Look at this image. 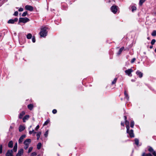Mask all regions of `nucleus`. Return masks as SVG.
I'll use <instances>...</instances> for the list:
<instances>
[{"label": "nucleus", "instance_id": "nucleus-31", "mask_svg": "<svg viewBox=\"0 0 156 156\" xmlns=\"http://www.w3.org/2000/svg\"><path fill=\"white\" fill-rule=\"evenodd\" d=\"M124 94H125V97H126V99L128 100L129 98V97L128 96V94H127V93H126V91H125V93H124Z\"/></svg>", "mask_w": 156, "mask_h": 156}, {"label": "nucleus", "instance_id": "nucleus-16", "mask_svg": "<svg viewBox=\"0 0 156 156\" xmlns=\"http://www.w3.org/2000/svg\"><path fill=\"white\" fill-rule=\"evenodd\" d=\"M13 142L12 141L9 142L8 144V147L10 148H12L13 147Z\"/></svg>", "mask_w": 156, "mask_h": 156}, {"label": "nucleus", "instance_id": "nucleus-21", "mask_svg": "<svg viewBox=\"0 0 156 156\" xmlns=\"http://www.w3.org/2000/svg\"><path fill=\"white\" fill-rule=\"evenodd\" d=\"M32 37V34L30 33L28 34L27 36V37L28 39H30Z\"/></svg>", "mask_w": 156, "mask_h": 156}, {"label": "nucleus", "instance_id": "nucleus-26", "mask_svg": "<svg viewBox=\"0 0 156 156\" xmlns=\"http://www.w3.org/2000/svg\"><path fill=\"white\" fill-rule=\"evenodd\" d=\"M41 132H39L37 134V140H38L40 137V135H41Z\"/></svg>", "mask_w": 156, "mask_h": 156}, {"label": "nucleus", "instance_id": "nucleus-34", "mask_svg": "<svg viewBox=\"0 0 156 156\" xmlns=\"http://www.w3.org/2000/svg\"><path fill=\"white\" fill-rule=\"evenodd\" d=\"M132 12H133L134 11L136 10V7H135V6H132Z\"/></svg>", "mask_w": 156, "mask_h": 156}, {"label": "nucleus", "instance_id": "nucleus-38", "mask_svg": "<svg viewBox=\"0 0 156 156\" xmlns=\"http://www.w3.org/2000/svg\"><path fill=\"white\" fill-rule=\"evenodd\" d=\"M155 41H156L155 39H153L151 41V43L153 45L155 43Z\"/></svg>", "mask_w": 156, "mask_h": 156}, {"label": "nucleus", "instance_id": "nucleus-6", "mask_svg": "<svg viewBox=\"0 0 156 156\" xmlns=\"http://www.w3.org/2000/svg\"><path fill=\"white\" fill-rule=\"evenodd\" d=\"M5 155L6 156H13L12 150H8L6 154Z\"/></svg>", "mask_w": 156, "mask_h": 156}, {"label": "nucleus", "instance_id": "nucleus-10", "mask_svg": "<svg viewBox=\"0 0 156 156\" xmlns=\"http://www.w3.org/2000/svg\"><path fill=\"white\" fill-rule=\"evenodd\" d=\"M127 132L129 133L130 137H134V135L133 133V130L131 129L130 131L129 130L128 132Z\"/></svg>", "mask_w": 156, "mask_h": 156}, {"label": "nucleus", "instance_id": "nucleus-27", "mask_svg": "<svg viewBox=\"0 0 156 156\" xmlns=\"http://www.w3.org/2000/svg\"><path fill=\"white\" fill-rule=\"evenodd\" d=\"M50 122L49 120L48 119L43 124V126H45L47 125Z\"/></svg>", "mask_w": 156, "mask_h": 156}, {"label": "nucleus", "instance_id": "nucleus-3", "mask_svg": "<svg viewBox=\"0 0 156 156\" xmlns=\"http://www.w3.org/2000/svg\"><path fill=\"white\" fill-rule=\"evenodd\" d=\"M111 9L112 12L115 14L117 11V7L116 5H113L111 7Z\"/></svg>", "mask_w": 156, "mask_h": 156}, {"label": "nucleus", "instance_id": "nucleus-36", "mask_svg": "<svg viewBox=\"0 0 156 156\" xmlns=\"http://www.w3.org/2000/svg\"><path fill=\"white\" fill-rule=\"evenodd\" d=\"M48 130L45 132V133H44V136L45 137H47L48 136Z\"/></svg>", "mask_w": 156, "mask_h": 156}, {"label": "nucleus", "instance_id": "nucleus-22", "mask_svg": "<svg viewBox=\"0 0 156 156\" xmlns=\"http://www.w3.org/2000/svg\"><path fill=\"white\" fill-rule=\"evenodd\" d=\"M148 151L152 153V154H153V153H154V151H155L151 147H150L149 149H148Z\"/></svg>", "mask_w": 156, "mask_h": 156}, {"label": "nucleus", "instance_id": "nucleus-20", "mask_svg": "<svg viewBox=\"0 0 156 156\" xmlns=\"http://www.w3.org/2000/svg\"><path fill=\"white\" fill-rule=\"evenodd\" d=\"M142 156H152V155L151 153L145 154V153H144L143 154Z\"/></svg>", "mask_w": 156, "mask_h": 156}, {"label": "nucleus", "instance_id": "nucleus-28", "mask_svg": "<svg viewBox=\"0 0 156 156\" xmlns=\"http://www.w3.org/2000/svg\"><path fill=\"white\" fill-rule=\"evenodd\" d=\"M151 35L153 36H156V31L154 30V31H153V32H152V33L151 34Z\"/></svg>", "mask_w": 156, "mask_h": 156}, {"label": "nucleus", "instance_id": "nucleus-11", "mask_svg": "<svg viewBox=\"0 0 156 156\" xmlns=\"http://www.w3.org/2000/svg\"><path fill=\"white\" fill-rule=\"evenodd\" d=\"M25 137H26V135H22L20 137V138H19V143H21L22 142L23 139L24 138H25Z\"/></svg>", "mask_w": 156, "mask_h": 156}, {"label": "nucleus", "instance_id": "nucleus-47", "mask_svg": "<svg viewBox=\"0 0 156 156\" xmlns=\"http://www.w3.org/2000/svg\"><path fill=\"white\" fill-rule=\"evenodd\" d=\"M39 128V125H37L35 128V130H37Z\"/></svg>", "mask_w": 156, "mask_h": 156}, {"label": "nucleus", "instance_id": "nucleus-2", "mask_svg": "<svg viewBox=\"0 0 156 156\" xmlns=\"http://www.w3.org/2000/svg\"><path fill=\"white\" fill-rule=\"evenodd\" d=\"M29 21V19L27 17L20 18L19 19V23L22 22L26 23Z\"/></svg>", "mask_w": 156, "mask_h": 156}, {"label": "nucleus", "instance_id": "nucleus-1", "mask_svg": "<svg viewBox=\"0 0 156 156\" xmlns=\"http://www.w3.org/2000/svg\"><path fill=\"white\" fill-rule=\"evenodd\" d=\"M47 28L46 27H42L41 28V31L40 33V34L41 37H44L47 36Z\"/></svg>", "mask_w": 156, "mask_h": 156}, {"label": "nucleus", "instance_id": "nucleus-23", "mask_svg": "<svg viewBox=\"0 0 156 156\" xmlns=\"http://www.w3.org/2000/svg\"><path fill=\"white\" fill-rule=\"evenodd\" d=\"M41 143H39L37 145V148L38 149H39L41 148Z\"/></svg>", "mask_w": 156, "mask_h": 156}, {"label": "nucleus", "instance_id": "nucleus-45", "mask_svg": "<svg viewBox=\"0 0 156 156\" xmlns=\"http://www.w3.org/2000/svg\"><path fill=\"white\" fill-rule=\"evenodd\" d=\"M25 146H24V148L25 149V150H26L28 148V147H29V145H25Z\"/></svg>", "mask_w": 156, "mask_h": 156}, {"label": "nucleus", "instance_id": "nucleus-15", "mask_svg": "<svg viewBox=\"0 0 156 156\" xmlns=\"http://www.w3.org/2000/svg\"><path fill=\"white\" fill-rule=\"evenodd\" d=\"M25 128L24 126H20L19 127V131L20 132H21L24 130Z\"/></svg>", "mask_w": 156, "mask_h": 156}, {"label": "nucleus", "instance_id": "nucleus-25", "mask_svg": "<svg viewBox=\"0 0 156 156\" xmlns=\"http://www.w3.org/2000/svg\"><path fill=\"white\" fill-rule=\"evenodd\" d=\"M135 144L136 145H138L139 144V140L137 138H136L135 139Z\"/></svg>", "mask_w": 156, "mask_h": 156}, {"label": "nucleus", "instance_id": "nucleus-43", "mask_svg": "<svg viewBox=\"0 0 156 156\" xmlns=\"http://www.w3.org/2000/svg\"><path fill=\"white\" fill-rule=\"evenodd\" d=\"M135 60H136L135 58H133L131 61V63H133V62H135Z\"/></svg>", "mask_w": 156, "mask_h": 156}, {"label": "nucleus", "instance_id": "nucleus-7", "mask_svg": "<svg viewBox=\"0 0 156 156\" xmlns=\"http://www.w3.org/2000/svg\"><path fill=\"white\" fill-rule=\"evenodd\" d=\"M31 142V140L30 139H27L24 141V144L25 145H29L30 144V143Z\"/></svg>", "mask_w": 156, "mask_h": 156}, {"label": "nucleus", "instance_id": "nucleus-9", "mask_svg": "<svg viewBox=\"0 0 156 156\" xmlns=\"http://www.w3.org/2000/svg\"><path fill=\"white\" fill-rule=\"evenodd\" d=\"M23 149H21L19 150L18 153L16 154V156H21L23 154Z\"/></svg>", "mask_w": 156, "mask_h": 156}, {"label": "nucleus", "instance_id": "nucleus-33", "mask_svg": "<svg viewBox=\"0 0 156 156\" xmlns=\"http://www.w3.org/2000/svg\"><path fill=\"white\" fill-rule=\"evenodd\" d=\"M32 149H33V147H30L29 149V150H28V153H30L32 151Z\"/></svg>", "mask_w": 156, "mask_h": 156}, {"label": "nucleus", "instance_id": "nucleus-24", "mask_svg": "<svg viewBox=\"0 0 156 156\" xmlns=\"http://www.w3.org/2000/svg\"><path fill=\"white\" fill-rule=\"evenodd\" d=\"M8 23H14V22L13 20L11 19L8 20Z\"/></svg>", "mask_w": 156, "mask_h": 156}, {"label": "nucleus", "instance_id": "nucleus-12", "mask_svg": "<svg viewBox=\"0 0 156 156\" xmlns=\"http://www.w3.org/2000/svg\"><path fill=\"white\" fill-rule=\"evenodd\" d=\"M136 73L137 75H138L139 77L140 78L142 77L143 76V73L139 70L136 71Z\"/></svg>", "mask_w": 156, "mask_h": 156}, {"label": "nucleus", "instance_id": "nucleus-46", "mask_svg": "<svg viewBox=\"0 0 156 156\" xmlns=\"http://www.w3.org/2000/svg\"><path fill=\"white\" fill-rule=\"evenodd\" d=\"M18 11H19V12H22V11H23V8H20L19 10H18Z\"/></svg>", "mask_w": 156, "mask_h": 156}, {"label": "nucleus", "instance_id": "nucleus-52", "mask_svg": "<svg viewBox=\"0 0 156 156\" xmlns=\"http://www.w3.org/2000/svg\"><path fill=\"white\" fill-rule=\"evenodd\" d=\"M132 81H133V80H132Z\"/></svg>", "mask_w": 156, "mask_h": 156}, {"label": "nucleus", "instance_id": "nucleus-35", "mask_svg": "<svg viewBox=\"0 0 156 156\" xmlns=\"http://www.w3.org/2000/svg\"><path fill=\"white\" fill-rule=\"evenodd\" d=\"M2 145H0V154L2 153Z\"/></svg>", "mask_w": 156, "mask_h": 156}, {"label": "nucleus", "instance_id": "nucleus-44", "mask_svg": "<svg viewBox=\"0 0 156 156\" xmlns=\"http://www.w3.org/2000/svg\"><path fill=\"white\" fill-rule=\"evenodd\" d=\"M57 112V110L56 109H54L52 111V113L53 114H55Z\"/></svg>", "mask_w": 156, "mask_h": 156}, {"label": "nucleus", "instance_id": "nucleus-37", "mask_svg": "<svg viewBox=\"0 0 156 156\" xmlns=\"http://www.w3.org/2000/svg\"><path fill=\"white\" fill-rule=\"evenodd\" d=\"M134 125V123L133 121H131V122L130 126L131 127L133 128Z\"/></svg>", "mask_w": 156, "mask_h": 156}, {"label": "nucleus", "instance_id": "nucleus-42", "mask_svg": "<svg viewBox=\"0 0 156 156\" xmlns=\"http://www.w3.org/2000/svg\"><path fill=\"white\" fill-rule=\"evenodd\" d=\"M18 12L17 11H16L15 12L14 15L15 16H18Z\"/></svg>", "mask_w": 156, "mask_h": 156}, {"label": "nucleus", "instance_id": "nucleus-40", "mask_svg": "<svg viewBox=\"0 0 156 156\" xmlns=\"http://www.w3.org/2000/svg\"><path fill=\"white\" fill-rule=\"evenodd\" d=\"M32 133H36V132H34V130H33L32 131H29V133L30 134H31Z\"/></svg>", "mask_w": 156, "mask_h": 156}, {"label": "nucleus", "instance_id": "nucleus-50", "mask_svg": "<svg viewBox=\"0 0 156 156\" xmlns=\"http://www.w3.org/2000/svg\"><path fill=\"white\" fill-rule=\"evenodd\" d=\"M121 125L122 126H124V124L122 122H121Z\"/></svg>", "mask_w": 156, "mask_h": 156}, {"label": "nucleus", "instance_id": "nucleus-19", "mask_svg": "<svg viewBox=\"0 0 156 156\" xmlns=\"http://www.w3.org/2000/svg\"><path fill=\"white\" fill-rule=\"evenodd\" d=\"M25 112L23 111L22 112L20 115L19 118L21 119L23 117V116L25 114Z\"/></svg>", "mask_w": 156, "mask_h": 156}, {"label": "nucleus", "instance_id": "nucleus-30", "mask_svg": "<svg viewBox=\"0 0 156 156\" xmlns=\"http://www.w3.org/2000/svg\"><path fill=\"white\" fill-rule=\"evenodd\" d=\"M145 0H140L139 4L140 5H141L143 3H144Z\"/></svg>", "mask_w": 156, "mask_h": 156}, {"label": "nucleus", "instance_id": "nucleus-32", "mask_svg": "<svg viewBox=\"0 0 156 156\" xmlns=\"http://www.w3.org/2000/svg\"><path fill=\"white\" fill-rule=\"evenodd\" d=\"M27 12H25L22 14V16H25L27 14Z\"/></svg>", "mask_w": 156, "mask_h": 156}, {"label": "nucleus", "instance_id": "nucleus-51", "mask_svg": "<svg viewBox=\"0 0 156 156\" xmlns=\"http://www.w3.org/2000/svg\"><path fill=\"white\" fill-rule=\"evenodd\" d=\"M152 47H153V46H151L150 47V48H152Z\"/></svg>", "mask_w": 156, "mask_h": 156}, {"label": "nucleus", "instance_id": "nucleus-29", "mask_svg": "<svg viewBox=\"0 0 156 156\" xmlns=\"http://www.w3.org/2000/svg\"><path fill=\"white\" fill-rule=\"evenodd\" d=\"M117 80V78H115L114 79L113 81L112 82V84H115L116 83Z\"/></svg>", "mask_w": 156, "mask_h": 156}, {"label": "nucleus", "instance_id": "nucleus-5", "mask_svg": "<svg viewBox=\"0 0 156 156\" xmlns=\"http://www.w3.org/2000/svg\"><path fill=\"white\" fill-rule=\"evenodd\" d=\"M133 72V70L131 69H129L128 70H126L125 71L126 74L129 76H131L132 75L131 74V73Z\"/></svg>", "mask_w": 156, "mask_h": 156}, {"label": "nucleus", "instance_id": "nucleus-41", "mask_svg": "<svg viewBox=\"0 0 156 156\" xmlns=\"http://www.w3.org/2000/svg\"><path fill=\"white\" fill-rule=\"evenodd\" d=\"M32 41L34 43L35 42V38L34 36L32 38Z\"/></svg>", "mask_w": 156, "mask_h": 156}, {"label": "nucleus", "instance_id": "nucleus-18", "mask_svg": "<svg viewBox=\"0 0 156 156\" xmlns=\"http://www.w3.org/2000/svg\"><path fill=\"white\" fill-rule=\"evenodd\" d=\"M124 48V47H122L119 50V51L117 53V54L118 55H119L121 54V52H122V51L123 50V49Z\"/></svg>", "mask_w": 156, "mask_h": 156}, {"label": "nucleus", "instance_id": "nucleus-13", "mask_svg": "<svg viewBox=\"0 0 156 156\" xmlns=\"http://www.w3.org/2000/svg\"><path fill=\"white\" fill-rule=\"evenodd\" d=\"M29 118V115H27L25 116L23 118V122H25L26 121V120H27Z\"/></svg>", "mask_w": 156, "mask_h": 156}, {"label": "nucleus", "instance_id": "nucleus-14", "mask_svg": "<svg viewBox=\"0 0 156 156\" xmlns=\"http://www.w3.org/2000/svg\"><path fill=\"white\" fill-rule=\"evenodd\" d=\"M17 148V143H16L15 144V145L14 147L13 148V151L15 152H16V151Z\"/></svg>", "mask_w": 156, "mask_h": 156}, {"label": "nucleus", "instance_id": "nucleus-49", "mask_svg": "<svg viewBox=\"0 0 156 156\" xmlns=\"http://www.w3.org/2000/svg\"><path fill=\"white\" fill-rule=\"evenodd\" d=\"M154 156H156V153L155 151H154L153 154Z\"/></svg>", "mask_w": 156, "mask_h": 156}, {"label": "nucleus", "instance_id": "nucleus-8", "mask_svg": "<svg viewBox=\"0 0 156 156\" xmlns=\"http://www.w3.org/2000/svg\"><path fill=\"white\" fill-rule=\"evenodd\" d=\"M25 9L26 10H28L30 11H32L33 10V7L29 5H27L25 6Z\"/></svg>", "mask_w": 156, "mask_h": 156}, {"label": "nucleus", "instance_id": "nucleus-4", "mask_svg": "<svg viewBox=\"0 0 156 156\" xmlns=\"http://www.w3.org/2000/svg\"><path fill=\"white\" fill-rule=\"evenodd\" d=\"M124 117L125 118V123L126 125V127L127 129V132H128V131L129 130V122L126 120L127 118L126 116H125Z\"/></svg>", "mask_w": 156, "mask_h": 156}, {"label": "nucleus", "instance_id": "nucleus-17", "mask_svg": "<svg viewBox=\"0 0 156 156\" xmlns=\"http://www.w3.org/2000/svg\"><path fill=\"white\" fill-rule=\"evenodd\" d=\"M27 107L29 109L31 110L33 108L34 106L33 104H30L28 105Z\"/></svg>", "mask_w": 156, "mask_h": 156}, {"label": "nucleus", "instance_id": "nucleus-48", "mask_svg": "<svg viewBox=\"0 0 156 156\" xmlns=\"http://www.w3.org/2000/svg\"><path fill=\"white\" fill-rule=\"evenodd\" d=\"M18 20V19L17 18H15L14 20H13L14 22H16Z\"/></svg>", "mask_w": 156, "mask_h": 156}, {"label": "nucleus", "instance_id": "nucleus-39", "mask_svg": "<svg viewBox=\"0 0 156 156\" xmlns=\"http://www.w3.org/2000/svg\"><path fill=\"white\" fill-rule=\"evenodd\" d=\"M36 155V152H34L31 154L30 156H35Z\"/></svg>", "mask_w": 156, "mask_h": 156}]
</instances>
